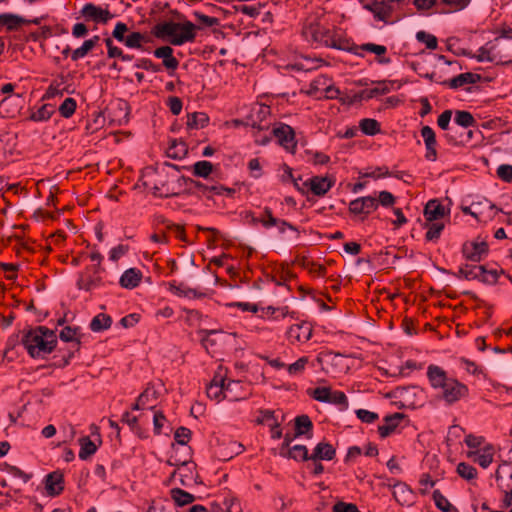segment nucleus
Here are the masks:
<instances>
[{
  "instance_id": "nucleus-63",
  "label": "nucleus",
  "mask_w": 512,
  "mask_h": 512,
  "mask_svg": "<svg viewBox=\"0 0 512 512\" xmlns=\"http://www.w3.org/2000/svg\"><path fill=\"white\" fill-rule=\"evenodd\" d=\"M138 321H139V315L133 313V314H129V315L123 317L120 320V324L124 328H130V327L134 326Z\"/></svg>"
},
{
  "instance_id": "nucleus-36",
  "label": "nucleus",
  "mask_w": 512,
  "mask_h": 512,
  "mask_svg": "<svg viewBox=\"0 0 512 512\" xmlns=\"http://www.w3.org/2000/svg\"><path fill=\"white\" fill-rule=\"evenodd\" d=\"M213 165L209 161H198L193 165V173L195 176L207 178L212 172Z\"/></svg>"
},
{
  "instance_id": "nucleus-32",
  "label": "nucleus",
  "mask_w": 512,
  "mask_h": 512,
  "mask_svg": "<svg viewBox=\"0 0 512 512\" xmlns=\"http://www.w3.org/2000/svg\"><path fill=\"white\" fill-rule=\"evenodd\" d=\"M432 497L436 507L442 512H459L439 490H434Z\"/></svg>"
},
{
  "instance_id": "nucleus-16",
  "label": "nucleus",
  "mask_w": 512,
  "mask_h": 512,
  "mask_svg": "<svg viewBox=\"0 0 512 512\" xmlns=\"http://www.w3.org/2000/svg\"><path fill=\"white\" fill-rule=\"evenodd\" d=\"M288 335L291 339H295L299 342H306L312 337L311 325L306 322L292 325L288 331Z\"/></svg>"
},
{
  "instance_id": "nucleus-33",
  "label": "nucleus",
  "mask_w": 512,
  "mask_h": 512,
  "mask_svg": "<svg viewBox=\"0 0 512 512\" xmlns=\"http://www.w3.org/2000/svg\"><path fill=\"white\" fill-rule=\"evenodd\" d=\"M79 442H80V446H81L80 452H79V457L82 460L88 459L91 455H93L96 452L97 446L94 443V441H92L88 436L82 437L79 440Z\"/></svg>"
},
{
  "instance_id": "nucleus-52",
  "label": "nucleus",
  "mask_w": 512,
  "mask_h": 512,
  "mask_svg": "<svg viewBox=\"0 0 512 512\" xmlns=\"http://www.w3.org/2000/svg\"><path fill=\"white\" fill-rule=\"evenodd\" d=\"M443 4L450 7L451 11H460L465 9L471 0H440Z\"/></svg>"
},
{
  "instance_id": "nucleus-42",
  "label": "nucleus",
  "mask_w": 512,
  "mask_h": 512,
  "mask_svg": "<svg viewBox=\"0 0 512 512\" xmlns=\"http://www.w3.org/2000/svg\"><path fill=\"white\" fill-rule=\"evenodd\" d=\"M54 112V109L51 105L45 104L41 108H39L36 112L32 114V119L34 121H46L48 120Z\"/></svg>"
},
{
  "instance_id": "nucleus-61",
  "label": "nucleus",
  "mask_w": 512,
  "mask_h": 512,
  "mask_svg": "<svg viewBox=\"0 0 512 512\" xmlns=\"http://www.w3.org/2000/svg\"><path fill=\"white\" fill-rule=\"evenodd\" d=\"M307 362H308V359L306 357L299 358L296 362H294L288 366V372L290 374H296V373L302 371L304 369L305 365L307 364Z\"/></svg>"
},
{
  "instance_id": "nucleus-38",
  "label": "nucleus",
  "mask_w": 512,
  "mask_h": 512,
  "mask_svg": "<svg viewBox=\"0 0 512 512\" xmlns=\"http://www.w3.org/2000/svg\"><path fill=\"white\" fill-rule=\"evenodd\" d=\"M426 226L428 231L426 233V239L428 241H435L440 237L444 224L441 222H427Z\"/></svg>"
},
{
  "instance_id": "nucleus-11",
  "label": "nucleus",
  "mask_w": 512,
  "mask_h": 512,
  "mask_svg": "<svg viewBox=\"0 0 512 512\" xmlns=\"http://www.w3.org/2000/svg\"><path fill=\"white\" fill-rule=\"evenodd\" d=\"M449 214V209H446L438 200L433 199L427 202L424 208V217L427 222H437Z\"/></svg>"
},
{
  "instance_id": "nucleus-45",
  "label": "nucleus",
  "mask_w": 512,
  "mask_h": 512,
  "mask_svg": "<svg viewBox=\"0 0 512 512\" xmlns=\"http://www.w3.org/2000/svg\"><path fill=\"white\" fill-rule=\"evenodd\" d=\"M75 109L76 101L73 98H66L59 107L61 115L65 118L72 116V114L75 112Z\"/></svg>"
},
{
  "instance_id": "nucleus-60",
  "label": "nucleus",
  "mask_w": 512,
  "mask_h": 512,
  "mask_svg": "<svg viewBox=\"0 0 512 512\" xmlns=\"http://www.w3.org/2000/svg\"><path fill=\"white\" fill-rule=\"evenodd\" d=\"M167 104L174 115H179L182 110V101L178 97H169Z\"/></svg>"
},
{
  "instance_id": "nucleus-23",
  "label": "nucleus",
  "mask_w": 512,
  "mask_h": 512,
  "mask_svg": "<svg viewBox=\"0 0 512 512\" xmlns=\"http://www.w3.org/2000/svg\"><path fill=\"white\" fill-rule=\"evenodd\" d=\"M295 433L294 437L307 436L308 439L312 438L313 423L307 415H300L294 419Z\"/></svg>"
},
{
  "instance_id": "nucleus-7",
  "label": "nucleus",
  "mask_w": 512,
  "mask_h": 512,
  "mask_svg": "<svg viewBox=\"0 0 512 512\" xmlns=\"http://www.w3.org/2000/svg\"><path fill=\"white\" fill-rule=\"evenodd\" d=\"M466 258L472 262L481 261L488 253V245L485 241H473L463 246Z\"/></svg>"
},
{
  "instance_id": "nucleus-56",
  "label": "nucleus",
  "mask_w": 512,
  "mask_h": 512,
  "mask_svg": "<svg viewBox=\"0 0 512 512\" xmlns=\"http://www.w3.org/2000/svg\"><path fill=\"white\" fill-rule=\"evenodd\" d=\"M333 512H360L355 504L337 502L333 506Z\"/></svg>"
},
{
  "instance_id": "nucleus-27",
  "label": "nucleus",
  "mask_w": 512,
  "mask_h": 512,
  "mask_svg": "<svg viewBox=\"0 0 512 512\" xmlns=\"http://www.w3.org/2000/svg\"><path fill=\"white\" fill-rule=\"evenodd\" d=\"M225 380L223 378L215 377L210 385L207 387V395L211 399L220 401L224 393Z\"/></svg>"
},
{
  "instance_id": "nucleus-29",
  "label": "nucleus",
  "mask_w": 512,
  "mask_h": 512,
  "mask_svg": "<svg viewBox=\"0 0 512 512\" xmlns=\"http://www.w3.org/2000/svg\"><path fill=\"white\" fill-rule=\"evenodd\" d=\"M111 324L112 318L107 314L100 313L91 320L90 329L93 332H101L108 329Z\"/></svg>"
},
{
  "instance_id": "nucleus-22",
  "label": "nucleus",
  "mask_w": 512,
  "mask_h": 512,
  "mask_svg": "<svg viewBox=\"0 0 512 512\" xmlns=\"http://www.w3.org/2000/svg\"><path fill=\"white\" fill-rule=\"evenodd\" d=\"M481 79V76L474 73H462L449 81H444L442 84L448 85L452 89H457L466 84H475Z\"/></svg>"
},
{
  "instance_id": "nucleus-8",
  "label": "nucleus",
  "mask_w": 512,
  "mask_h": 512,
  "mask_svg": "<svg viewBox=\"0 0 512 512\" xmlns=\"http://www.w3.org/2000/svg\"><path fill=\"white\" fill-rule=\"evenodd\" d=\"M378 208L377 199L373 196L359 197L349 204V210L356 215L369 214Z\"/></svg>"
},
{
  "instance_id": "nucleus-4",
  "label": "nucleus",
  "mask_w": 512,
  "mask_h": 512,
  "mask_svg": "<svg viewBox=\"0 0 512 512\" xmlns=\"http://www.w3.org/2000/svg\"><path fill=\"white\" fill-rule=\"evenodd\" d=\"M312 396L317 401L336 405L340 411L348 409V399L341 391H334L329 387H317L312 392Z\"/></svg>"
},
{
  "instance_id": "nucleus-58",
  "label": "nucleus",
  "mask_w": 512,
  "mask_h": 512,
  "mask_svg": "<svg viewBox=\"0 0 512 512\" xmlns=\"http://www.w3.org/2000/svg\"><path fill=\"white\" fill-rule=\"evenodd\" d=\"M268 113H269V107L261 106L258 108V111L256 113L251 114L250 117H248L246 121H249V120H251L252 117H254V120H256L257 123L264 124L263 122H264L266 116L268 115Z\"/></svg>"
},
{
  "instance_id": "nucleus-24",
  "label": "nucleus",
  "mask_w": 512,
  "mask_h": 512,
  "mask_svg": "<svg viewBox=\"0 0 512 512\" xmlns=\"http://www.w3.org/2000/svg\"><path fill=\"white\" fill-rule=\"evenodd\" d=\"M141 279V272L136 268L127 269L120 277L119 283L126 289L135 288Z\"/></svg>"
},
{
  "instance_id": "nucleus-14",
  "label": "nucleus",
  "mask_w": 512,
  "mask_h": 512,
  "mask_svg": "<svg viewBox=\"0 0 512 512\" xmlns=\"http://www.w3.org/2000/svg\"><path fill=\"white\" fill-rule=\"evenodd\" d=\"M328 79L325 77L318 78L311 83L310 94L315 95L317 92H323L324 96L328 99H335L338 97L340 91L332 84L327 85Z\"/></svg>"
},
{
  "instance_id": "nucleus-50",
  "label": "nucleus",
  "mask_w": 512,
  "mask_h": 512,
  "mask_svg": "<svg viewBox=\"0 0 512 512\" xmlns=\"http://www.w3.org/2000/svg\"><path fill=\"white\" fill-rule=\"evenodd\" d=\"M355 414L358 419L365 423H372L378 419V414L365 409H357Z\"/></svg>"
},
{
  "instance_id": "nucleus-46",
  "label": "nucleus",
  "mask_w": 512,
  "mask_h": 512,
  "mask_svg": "<svg viewBox=\"0 0 512 512\" xmlns=\"http://www.w3.org/2000/svg\"><path fill=\"white\" fill-rule=\"evenodd\" d=\"M478 62H494L496 57L491 49L481 47L478 49L477 54L473 55Z\"/></svg>"
},
{
  "instance_id": "nucleus-6",
  "label": "nucleus",
  "mask_w": 512,
  "mask_h": 512,
  "mask_svg": "<svg viewBox=\"0 0 512 512\" xmlns=\"http://www.w3.org/2000/svg\"><path fill=\"white\" fill-rule=\"evenodd\" d=\"M466 393L467 387L454 378L448 380V383H446V386L442 389V397L448 403H453L459 400L465 396Z\"/></svg>"
},
{
  "instance_id": "nucleus-41",
  "label": "nucleus",
  "mask_w": 512,
  "mask_h": 512,
  "mask_svg": "<svg viewBox=\"0 0 512 512\" xmlns=\"http://www.w3.org/2000/svg\"><path fill=\"white\" fill-rule=\"evenodd\" d=\"M416 39L419 42L424 43L428 49L437 48V38L434 35L429 34L425 31H418L416 33Z\"/></svg>"
},
{
  "instance_id": "nucleus-30",
  "label": "nucleus",
  "mask_w": 512,
  "mask_h": 512,
  "mask_svg": "<svg viewBox=\"0 0 512 512\" xmlns=\"http://www.w3.org/2000/svg\"><path fill=\"white\" fill-rule=\"evenodd\" d=\"M280 455L294 460H309L308 449L304 445H295L288 449L286 452H280Z\"/></svg>"
},
{
  "instance_id": "nucleus-17",
  "label": "nucleus",
  "mask_w": 512,
  "mask_h": 512,
  "mask_svg": "<svg viewBox=\"0 0 512 512\" xmlns=\"http://www.w3.org/2000/svg\"><path fill=\"white\" fill-rule=\"evenodd\" d=\"M335 449L333 446L327 442H320L316 445L313 450V453L309 455V460L319 461V460H332L335 456Z\"/></svg>"
},
{
  "instance_id": "nucleus-15",
  "label": "nucleus",
  "mask_w": 512,
  "mask_h": 512,
  "mask_svg": "<svg viewBox=\"0 0 512 512\" xmlns=\"http://www.w3.org/2000/svg\"><path fill=\"white\" fill-rule=\"evenodd\" d=\"M169 290L179 296V297H185L188 299H196V298H202L204 296V293L197 291L194 288L188 287L183 282H177L172 281L169 283Z\"/></svg>"
},
{
  "instance_id": "nucleus-35",
  "label": "nucleus",
  "mask_w": 512,
  "mask_h": 512,
  "mask_svg": "<svg viewBox=\"0 0 512 512\" xmlns=\"http://www.w3.org/2000/svg\"><path fill=\"white\" fill-rule=\"evenodd\" d=\"M171 497L178 506L188 505L195 500L194 495H192L180 488H173L171 490Z\"/></svg>"
},
{
  "instance_id": "nucleus-54",
  "label": "nucleus",
  "mask_w": 512,
  "mask_h": 512,
  "mask_svg": "<svg viewBox=\"0 0 512 512\" xmlns=\"http://www.w3.org/2000/svg\"><path fill=\"white\" fill-rule=\"evenodd\" d=\"M378 205L381 204L384 207H389L394 204L395 197L388 191H381L378 196Z\"/></svg>"
},
{
  "instance_id": "nucleus-40",
  "label": "nucleus",
  "mask_w": 512,
  "mask_h": 512,
  "mask_svg": "<svg viewBox=\"0 0 512 512\" xmlns=\"http://www.w3.org/2000/svg\"><path fill=\"white\" fill-rule=\"evenodd\" d=\"M457 473L466 480H472L477 476V470L465 462L458 464Z\"/></svg>"
},
{
  "instance_id": "nucleus-31",
  "label": "nucleus",
  "mask_w": 512,
  "mask_h": 512,
  "mask_svg": "<svg viewBox=\"0 0 512 512\" xmlns=\"http://www.w3.org/2000/svg\"><path fill=\"white\" fill-rule=\"evenodd\" d=\"M27 19L10 13L0 14V24L6 25L9 30H13L16 27L27 24Z\"/></svg>"
},
{
  "instance_id": "nucleus-13",
  "label": "nucleus",
  "mask_w": 512,
  "mask_h": 512,
  "mask_svg": "<svg viewBox=\"0 0 512 512\" xmlns=\"http://www.w3.org/2000/svg\"><path fill=\"white\" fill-rule=\"evenodd\" d=\"M309 33L315 42L322 43L326 46H331L334 48H339L330 32L329 29L321 26L320 24H313L309 27Z\"/></svg>"
},
{
  "instance_id": "nucleus-34",
  "label": "nucleus",
  "mask_w": 512,
  "mask_h": 512,
  "mask_svg": "<svg viewBox=\"0 0 512 512\" xmlns=\"http://www.w3.org/2000/svg\"><path fill=\"white\" fill-rule=\"evenodd\" d=\"M99 41V36H94L93 38L84 41L81 47L75 49L72 53V59L77 61L87 55L89 51H91L96 43Z\"/></svg>"
},
{
  "instance_id": "nucleus-53",
  "label": "nucleus",
  "mask_w": 512,
  "mask_h": 512,
  "mask_svg": "<svg viewBox=\"0 0 512 512\" xmlns=\"http://www.w3.org/2000/svg\"><path fill=\"white\" fill-rule=\"evenodd\" d=\"M220 330H216V329H213V330H201L199 333L201 334V342L202 344L207 348L208 345H215L216 342L215 340L211 339L210 337L212 335H215L217 333H219Z\"/></svg>"
},
{
  "instance_id": "nucleus-59",
  "label": "nucleus",
  "mask_w": 512,
  "mask_h": 512,
  "mask_svg": "<svg viewBox=\"0 0 512 512\" xmlns=\"http://www.w3.org/2000/svg\"><path fill=\"white\" fill-rule=\"evenodd\" d=\"M362 49L376 55H383L386 53L387 48L383 45H378L374 43H366L362 45Z\"/></svg>"
},
{
  "instance_id": "nucleus-3",
  "label": "nucleus",
  "mask_w": 512,
  "mask_h": 512,
  "mask_svg": "<svg viewBox=\"0 0 512 512\" xmlns=\"http://www.w3.org/2000/svg\"><path fill=\"white\" fill-rule=\"evenodd\" d=\"M459 275L465 279H477L486 284H494L498 279L496 270H487L482 265L466 264L459 269Z\"/></svg>"
},
{
  "instance_id": "nucleus-25",
  "label": "nucleus",
  "mask_w": 512,
  "mask_h": 512,
  "mask_svg": "<svg viewBox=\"0 0 512 512\" xmlns=\"http://www.w3.org/2000/svg\"><path fill=\"white\" fill-rule=\"evenodd\" d=\"M404 418V415L401 413H395L392 415H388L385 417V424L379 426L378 430L381 437H387L392 433L400 421Z\"/></svg>"
},
{
  "instance_id": "nucleus-64",
  "label": "nucleus",
  "mask_w": 512,
  "mask_h": 512,
  "mask_svg": "<svg viewBox=\"0 0 512 512\" xmlns=\"http://www.w3.org/2000/svg\"><path fill=\"white\" fill-rule=\"evenodd\" d=\"M262 224L269 228L278 224V219L273 217L269 210L265 211V215L261 218Z\"/></svg>"
},
{
  "instance_id": "nucleus-28",
  "label": "nucleus",
  "mask_w": 512,
  "mask_h": 512,
  "mask_svg": "<svg viewBox=\"0 0 512 512\" xmlns=\"http://www.w3.org/2000/svg\"><path fill=\"white\" fill-rule=\"evenodd\" d=\"M188 153L187 145L184 141L172 139L168 149V154L174 159H182Z\"/></svg>"
},
{
  "instance_id": "nucleus-9",
  "label": "nucleus",
  "mask_w": 512,
  "mask_h": 512,
  "mask_svg": "<svg viewBox=\"0 0 512 512\" xmlns=\"http://www.w3.org/2000/svg\"><path fill=\"white\" fill-rule=\"evenodd\" d=\"M241 123L252 129V135L255 138L256 143L260 145H267L270 142L272 137L271 132L265 133V131L269 128V123L259 124L256 120H254V117H252L249 121Z\"/></svg>"
},
{
  "instance_id": "nucleus-12",
  "label": "nucleus",
  "mask_w": 512,
  "mask_h": 512,
  "mask_svg": "<svg viewBox=\"0 0 512 512\" xmlns=\"http://www.w3.org/2000/svg\"><path fill=\"white\" fill-rule=\"evenodd\" d=\"M81 13L86 19H91L102 23H106L112 18V14L108 10H104L92 3L85 4L81 10Z\"/></svg>"
},
{
  "instance_id": "nucleus-37",
  "label": "nucleus",
  "mask_w": 512,
  "mask_h": 512,
  "mask_svg": "<svg viewBox=\"0 0 512 512\" xmlns=\"http://www.w3.org/2000/svg\"><path fill=\"white\" fill-rule=\"evenodd\" d=\"M454 121L457 125L468 128L475 125V119L467 111H456Z\"/></svg>"
},
{
  "instance_id": "nucleus-39",
  "label": "nucleus",
  "mask_w": 512,
  "mask_h": 512,
  "mask_svg": "<svg viewBox=\"0 0 512 512\" xmlns=\"http://www.w3.org/2000/svg\"><path fill=\"white\" fill-rule=\"evenodd\" d=\"M360 128L364 134L373 136L379 132V123L375 119L365 118L361 120Z\"/></svg>"
},
{
  "instance_id": "nucleus-43",
  "label": "nucleus",
  "mask_w": 512,
  "mask_h": 512,
  "mask_svg": "<svg viewBox=\"0 0 512 512\" xmlns=\"http://www.w3.org/2000/svg\"><path fill=\"white\" fill-rule=\"evenodd\" d=\"M468 457L476 461L482 468H487L493 461L491 456L483 455L479 450L469 452Z\"/></svg>"
},
{
  "instance_id": "nucleus-18",
  "label": "nucleus",
  "mask_w": 512,
  "mask_h": 512,
  "mask_svg": "<svg viewBox=\"0 0 512 512\" xmlns=\"http://www.w3.org/2000/svg\"><path fill=\"white\" fill-rule=\"evenodd\" d=\"M63 475L54 471L45 476V488L49 495H58L63 490Z\"/></svg>"
},
{
  "instance_id": "nucleus-57",
  "label": "nucleus",
  "mask_w": 512,
  "mask_h": 512,
  "mask_svg": "<svg viewBox=\"0 0 512 512\" xmlns=\"http://www.w3.org/2000/svg\"><path fill=\"white\" fill-rule=\"evenodd\" d=\"M195 16H196L197 20L199 21V23L201 25H204V26H207V27H212V26H215V25L219 24V21H218L217 18L210 17V16H207V15L198 13V12L195 13Z\"/></svg>"
},
{
  "instance_id": "nucleus-49",
  "label": "nucleus",
  "mask_w": 512,
  "mask_h": 512,
  "mask_svg": "<svg viewBox=\"0 0 512 512\" xmlns=\"http://www.w3.org/2000/svg\"><path fill=\"white\" fill-rule=\"evenodd\" d=\"M497 175L500 179L506 182H512V165L501 164L497 168Z\"/></svg>"
},
{
  "instance_id": "nucleus-62",
  "label": "nucleus",
  "mask_w": 512,
  "mask_h": 512,
  "mask_svg": "<svg viewBox=\"0 0 512 512\" xmlns=\"http://www.w3.org/2000/svg\"><path fill=\"white\" fill-rule=\"evenodd\" d=\"M128 31V28L126 24L122 22H118L114 28V31L112 33L113 37L116 38L118 41L123 42L125 39L124 34Z\"/></svg>"
},
{
  "instance_id": "nucleus-51",
  "label": "nucleus",
  "mask_w": 512,
  "mask_h": 512,
  "mask_svg": "<svg viewBox=\"0 0 512 512\" xmlns=\"http://www.w3.org/2000/svg\"><path fill=\"white\" fill-rule=\"evenodd\" d=\"M78 331V328H72V327H65L61 332H60V339L62 341H65V342H73V341H76V344H79V340H77L75 338L76 336V333Z\"/></svg>"
},
{
  "instance_id": "nucleus-26",
  "label": "nucleus",
  "mask_w": 512,
  "mask_h": 512,
  "mask_svg": "<svg viewBox=\"0 0 512 512\" xmlns=\"http://www.w3.org/2000/svg\"><path fill=\"white\" fill-rule=\"evenodd\" d=\"M208 116L202 112H194L187 115V129H200L207 125Z\"/></svg>"
},
{
  "instance_id": "nucleus-19",
  "label": "nucleus",
  "mask_w": 512,
  "mask_h": 512,
  "mask_svg": "<svg viewBox=\"0 0 512 512\" xmlns=\"http://www.w3.org/2000/svg\"><path fill=\"white\" fill-rule=\"evenodd\" d=\"M271 136L276 137L278 142L285 147L291 145L294 140L293 130L289 125L286 124H280L279 126L273 128L271 131Z\"/></svg>"
},
{
  "instance_id": "nucleus-21",
  "label": "nucleus",
  "mask_w": 512,
  "mask_h": 512,
  "mask_svg": "<svg viewBox=\"0 0 512 512\" xmlns=\"http://www.w3.org/2000/svg\"><path fill=\"white\" fill-rule=\"evenodd\" d=\"M428 378L434 388L443 389L448 383V380H451V377H448L445 372L434 365L428 367Z\"/></svg>"
},
{
  "instance_id": "nucleus-1",
  "label": "nucleus",
  "mask_w": 512,
  "mask_h": 512,
  "mask_svg": "<svg viewBox=\"0 0 512 512\" xmlns=\"http://www.w3.org/2000/svg\"><path fill=\"white\" fill-rule=\"evenodd\" d=\"M21 341L31 357L44 359L54 350L57 336L54 330L38 326L25 331Z\"/></svg>"
},
{
  "instance_id": "nucleus-47",
  "label": "nucleus",
  "mask_w": 512,
  "mask_h": 512,
  "mask_svg": "<svg viewBox=\"0 0 512 512\" xmlns=\"http://www.w3.org/2000/svg\"><path fill=\"white\" fill-rule=\"evenodd\" d=\"M191 436V431L186 427H179L175 433L174 438L180 445H186Z\"/></svg>"
},
{
  "instance_id": "nucleus-5",
  "label": "nucleus",
  "mask_w": 512,
  "mask_h": 512,
  "mask_svg": "<svg viewBox=\"0 0 512 512\" xmlns=\"http://www.w3.org/2000/svg\"><path fill=\"white\" fill-rule=\"evenodd\" d=\"M104 284L101 275L94 274L87 269L78 273L76 286L80 290L91 292L94 289L103 287Z\"/></svg>"
},
{
  "instance_id": "nucleus-2",
  "label": "nucleus",
  "mask_w": 512,
  "mask_h": 512,
  "mask_svg": "<svg viewBox=\"0 0 512 512\" xmlns=\"http://www.w3.org/2000/svg\"><path fill=\"white\" fill-rule=\"evenodd\" d=\"M181 22L164 21L154 27V34L158 38L168 40L172 45L180 46L195 39L196 26L178 15Z\"/></svg>"
},
{
  "instance_id": "nucleus-10",
  "label": "nucleus",
  "mask_w": 512,
  "mask_h": 512,
  "mask_svg": "<svg viewBox=\"0 0 512 512\" xmlns=\"http://www.w3.org/2000/svg\"><path fill=\"white\" fill-rule=\"evenodd\" d=\"M394 84H396V81H379L377 87L370 90H363L355 94L352 101L358 102L363 100L364 98L370 99L377 95L387 94L391 90L395 89Z\"/></svg>"
},
{
  "instance_id": "nucleus-44",
  "label": "nucleus",
  "mask_w": 512,
  "mask_h": 512,
  "mask_svg": "<svg viewBox=\"0 0 512 512\" xmlns=\"http://www.w3.org/2000/svg\"><path fill=\"white\" fill-rule=\"evenodd\" d=\"M421 135L424 139V143L426 146V149H430L431 147L436 146V136L433 129L429 126H424L421 129Z\"/></svg>"
},
{
  "instance_id": "nucleus-55",
  "label": "nucleus",
  "mask_w": 512,
  "mask_h": 512,
  "mask_svg": "<svg viewBox=\"0 0 512 512\" xmlns=\"http://www.w3.org/2000/svg\"><path fill=\"white\" fill-rule=\"evenodd\" d=\"M452 117V111L451 110H445L439 117H438V126L442 130H448L450 128V121Z\"/></svg>"
},
{
  "instance_id": "nucleus-20",
  "label": "nucleus",
  "mask_w": 512,
  "mask_h": 512,
  "mask_svg": "<svg viewBox=\"0 0 512 512\" xmlns=\"http://www.w3.org/2000/svg\"><path fill=\"white\" fill-rule=\"evenodd\" d=\"M332 186V182L326 177L315 176L308 179V191L317 196L324 195Z\"/></svg>"
},
{
  "instance_id": "nucleus-48",
  "label": "nucleus",
  "mask_w": 512,
  "mask_h": 512,
  "mask_svg": "<svg viewBox=\"0 0 512 512\" xmlns=\"http://www.w3.org/2000/svg\"><path fill=\"white\" fill-rule=\"evenodd\" d=\"M143 39L144 37L142 34L134 32L126 37L123 42L129 48H139Z\"/></svg>"
}]
</instances>
